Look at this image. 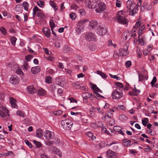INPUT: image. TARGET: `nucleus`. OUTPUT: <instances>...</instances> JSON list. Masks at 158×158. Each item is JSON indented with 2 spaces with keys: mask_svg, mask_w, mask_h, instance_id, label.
I'll return each mask as SVG.
<instances>
[{
  "mask_svg": "<svg viewBox=\"0 0 158 158\" xmlns=\"http://www.w3.org/2000/svg\"><path fill=\"white\" fill-rule=\"evenodd\" d=\"M100 0H85V5L89 9H94L97 7L98 3Z\"/></svg>",
  "mask_w": 158,
  "mask_h": 158,
  "instance_id": "obj_1",
  "label": "nucleus"
},
{
  "mask_svg": "<svg viewBox=\"0 0 158 158\" xmlns=\"http://www.w3.org/2000/svg\"><path fill=\"white\" fill-rule=\"evenodd\" d=\"M116 15V19L118 23L124 24H127V20L124 17L121 11H118Z\"/></svg>",
  "mask_w": 158,
  "mask_h": 158,
  "instance_id": "obj_2",
  "label": "nucleus"
},
{
  "mask_svg": "<svg viewBox=\"0 0 158 158\" xmlns=\"http://www.w3.org/2000/svg\"><path fill=\"white\" fill-rule=\"evenodd\" d=\"M61 123L62 126L65 130H69L73 124V122L69 119L63 120L61 121Z\"/></svg>",
  "mask_w": 158,
  "mask_h": 158,
  "instance_id": "obj_3",
  "label": "nucleus"
},
{
  "mask_svg": "<svg viewBox=\"0 0 158 158\" xmlns=\"http://www.w3.org/2000/svg\"><path fill=\"white\" fill-rule=\"evenodd\" d=\"M111 95L114 99H119L123 96L122 90L120 88H117L112 92Z\"/></svg>",
  "mask_w": 158,
  "mask_h": 158,
  "instance_id": "obj_4",
  "label": "nucleus"
},
{
  "mask_svg": "<svg viewBox=\"0 0 158 158\" xmlns=\"http://www.w3.org/2000/svg\"><path fill=\"white\" fill-rule=\"evenodd\" d=\"M129 44L127 43L123 46L122 48H121L119 50L120 56H126L129 54L128 48Z\"/></svg>",
  "mask_w": 158,
  "mask_h": 158,
  "instance_id": "obj_5",
  "label": "nucleus"
},
{
  "mask_svg": "<svg viewBox=\"0 0 158 158\" xmlns=\"http://www.w3.org/2000/svg\"><path fill=\"white\" fill-rule=\"evenodd\" d=\"M85 22V21L81 20L79 21L77 24V27L76 28V31L77 34L81 33V31L83 29V24Z\"/></svg>",
  "mask_w": 158,
  "mask_h": 158,
  "instance_id": "obj_6",
  "label": "nucleus"
},
{
  "mask_svg": "<svg viewBox=\"0 0 158 158\" xmlns=\"http://www.w3.org/2000/svg\"><path fill=\"white\" fill-rule=\"evenodd\" d=\"M96 31L98 35H103L106 34L107 30L105 27L100 26H98Z\"/></svg>",
  "mask_w": 158,
  "mask_h": 158,
  "instance_id": "obj_7",
  "label": "nucleus"
},
{
  "mask_svg": "<svg viewBox=\"0 0 158 158\" xmlns=\"http://www.w3.org/2000/svg\"><path fill=\"white\" fill-rule=\"evenodd\" d=\"M106 6L105 4L103 2L100 3V2L98 3L97 7L95 9V11L97 13H101L102 11L106 9Z\"/></svg>",
  "mask_w": 158,
  "mask_h": 158,
  "instance_id": "obj_8",
  "label": "nucleus"
},
{
  "mask_svg": "<svg viewBox=\"0 0 158 158\" xmlns=\"http://www.w3.org/2000/svg\"><path fill=\"white\" fill-rule=\"evenodd\" d=\"M85 37L86 40L89 41H94L96 39L95 35L92 32H89L86 34Z\"/></svg>",
  "mask_w": 158,
  "mask_h": 158,
  "instance_id": "obj_9",
  "label": "nucleus"
},
{
  "mask_svg": "<svg viewBox=\"0 0 158 158\" xmlns=\"http://www.w3.org/2000/svg\"><path fill=\"white\" fill-rule=\"evenodd\" d=\"M10 82L13 84H17L19 82V77L16 75H14L10 77L9 79Z\"/></svg>",
  "mask_w": 158,
  "mask_h": 158,
  "instance_id": "obj_10",
  "label": "nucleus"
},
{
  "mask_svg": "<svg viewBox=\"0 0 158 158\" xmlns=\"http://www.w3.org/2000/svg\"><path fill=\"white\" fill-rule=\"evenodd\" d=\"M44 133V136L47 140H51L53 138L54 135L53 132L49 131H46Z\"/></svg>",
  "mask_w": 158,
  "mask_h": 158,
  "instance_id": "obj_11",
  "label": "nucleus"
},
{
  "mask_svg": "<svg viewBox=\"0 0 158 158\" xmlns=\"http://www.w3.org/2000/svg\"><path fill=\"white\" fill-rule=\"evenodd\" d=\"M106 154L108 158H116L118 156L114 152L110 150L107 151Z\"/></svg>",
  "mask_w": 158,
  "mask_h": 158,
  "instance_id": "obj_12",
  "label": "nucleus"
},
{
  "mask_svg": "<svg viewBox=\"0 0 158 158\" xmlns=\"http://www.w3.org/2000/svg\"><path fill=\"white\" fill-rule=\"evenodd\" d=\"M42 31L44 35L47 38H49L50 37L51 32L50 29L46 27H44L43 28Z\"/></svg>",
  "mask_w": 158,
  "mask_h": 158,
  "instance_id": "obj_13",
  "label": "nucleus"
},
{
  "mask_svg": "<svg viewBox=\"0 0 158 158\" xmlns=\"http://www.w3.org/2000/svg\"><path fill=\"white\" fill-rule=\"evenodd\" d=\"M113 129L115 131L118 132V133L122 135H125V134L122 130L123 129V128L120 126H115L114 127Z\"/></svg>",
  "mask_w": 158,
  "mask_h": 158,
  "instance_id": "obj_14",
  "label": "nucleus"
},
{
  "mask_svg": "<svg viewBox=\"0 0 158 158\" xmlns=\"http://www.w3.org/2000/svg\"><path fill=\"white\" fill-rule=\"evenodd\" d=\"M28 93L31 94H33L36 92V90L32 86H29L27 87Z\"/></svg>",
  "mask_w": 158,
  "mask_h": 158,
  "instance_id": "obj_15",
  "label": "nucleus"
},
{
  "mask_svg": "<svg viewBox=\"0 0 158 158\" xmlns=\"http://www.w3.org/2000/svg\"><path fill=\"white\" fill-rule=\"evenodd\" d=\"M40 68L39 66L32 67L31 70V73L33 74H36L39 73L40 71Z\"/></svg>",
  "mask_w": 158,
  "mask_h": 158,
  "instance_id": "obj_16",
  "label": "nucleus"
},
{
  "mask_svg": "<svg viewBox=\"0 0 158 158\" xmlns=\"http://www.w3.org/2000/svg\"><path fill=\"white\" fill-rule=\"evenodd\" d=\"M50 25L52 31V33L55 36H56V34L54 30V28L56 27V25L55 23L53 20H51L50 21Z\"/></svg>",
  "mask_w": 158,
  "mask_h": 158,
  "instance_id": "obj_17",
  "label": "nucleus"
},
{
  "mask_svg": "<svg viewBox=\"0 0 158 158\" xmlns=\"http://www.w3.org/2000/svg\"><path fill=\"white\" fill-rule=\"evenodd\" d=\"M16 100L13 98H11L10 99V103L12 108H17V105L16 103Z\"/></svg>",
  "mask_w": 158,
  "mask_h": 158,
  "instance_id": "obj_18",
  "label": "nucleus"
},
{
  "mask_svg": "<svg viewBox=\"0 0 158 158\" xmlns=\"http://www.w3.org/2000/svg\"><path fill=\"white\" fill-rule=\"evenodd\" d=\"M97 21L95 20H92L90 22L89 26L92 28H94L97 25Z\"/></svg>",
  "mask_w": 158,
  "mask_h": 158,
  "instance_id": "obj_19",
  "label": "nucleus"
},
{
  "mask_svg": "<svg viewBox=\"0 0 158 158\" xmlns=\"http://www.w3.org/2000/svg\"><path fill=\"white\" fill-rule=\"evenodd\" d=\"M43 135V132L42 130L40 129H38L36 131V135L39 138H41L42 137Z\"/></svg>",
  "mask_w": 158,
  "mask_h": 158,
  "instance_id": "obj_20",
  "label": "nucleus"
},
{
  "mask_svg": "<svg viewBox=\"0 0 158 158\" xmlns=\"http://www.w3.org/2000/svg\"><path fill=\"white\" fill-rule=\"evenodd\" d=\"M141 24V23L139 22H137L135 25L133 27V29L131 31L132 32H135L137 28L140 26Z\"/></svg>",
  "mask_w": 158,
  "mask_h": 158,
  "instance_id": "obj_21",
  "label": "nucleus"
},
{
  "mask_svg": "<svg viewBox=\"0 0 158 158\" xmlns=\"http://www.w3.org/2000/svg\"><path fill=\"white\" fill-rule=\"evenodd\" d=\"M49 3L51 6L54 8L55 11H56L58 9V7L56 6L54 2L52 1H50Z\"/></svg>",
  "mask_w": 158,
  "mask_h": 158,
  "instance_id": "obj_22",
  "label": "nucleus"
},
{
  "mask_svg": "<svg viewBox=\"0 0 158 158\" xmlns=\"http://www.w3.org/2000/svg\"><path fill=\"white\" fill-rule=\"evenodd\" d=\"M86 135L89 138H91V139L93 140H94L96 138L95 136L93 135V133L89 131L87 132Z\"/></svg>",
  "mask_w": 158,
  "mask_h": 158,
  "instance_id": "obj_23",
  "label": "nucleus"
},
{
  "mask_svg": "<svg viewBox=\"0 0 158 158\" xmlns=\"http://www.w3.org/2000/svg\"><path fill=\"white\" fill-rule=\"evenodd\" d=\"M46 92L44 90L41 89L38 90L37 93L40 95L43 96L45 94Z\"/></svg>",
  "mask_w": 158,
  "mask_h": 158,
  "instance_id": "obj_24",
  "label": "nucleus"
},
{
  "mask_svg": "<svg viewBox=\"0 0 158 158\" xmlns=\"http://www.w3.org/2000/svg\"><path fill=\"white\" fill-rule=\"evenodd\" d=\"M145 27L144 25H142L139 28V29L137 33L139 36H140L143 33V31Z\"/></svg>",
  "mask_w": 158,
  "mask_h": 158,
  "instance_id": "obj_25",
  "label": "nucleus"
},
{
  "mask_svg": "<svg viewBox=\"0 0 158 158\" xmlns=\"http://www.w3.org/2000/svg\"><path fill=\"white\" fill-rule=\"evenodd\" d=\"M16 114L24 118L25 117V114L23 111L20 110H18L16 112Z\"/></svg>",
  "mask_w": 158,
  "mask_h": 158,
  "instance_id": "obj_26",
  "label": "nucleus"
},
{
  "mask_svg": "<svg viewBox=\"0 0 158 158\" xmlns=\"http://www.w3.org/2000/svg\"><path fill=\"white\" fill-rule=\"evenodd\" d=\"M135 5L134 4L131 3L129 6H127V8L128 10H127V11H131L132 10L135 8Z\"/></svg>",
  "mask_w": 158,
  "mask_h": 158,
  "instance_id": "obj_27",
  "label": "nucleus"
},
{
  "mask_svg": "<svg viewBox=\"0 0 158 158\" xmlns=\"http://www.w3.org/2000/svg\"><path fill=\"white\" fill-rule=\"evenodd\" d=\"M91 95H92V94H90L88 92H85L82 94V96L84 99L87 98H89Z\"/></svg>",
  "mask_w": 158,
  "mask_h": 158,
  "instance_id": "obj_28",
  "label": "nucleus"
},
{
  "mask_svg": "<svg viewBox=\"0 0 158 158\" xmlns=\"http://www.w3.org/2000/svg\"><path fill=\"white\" fill-rule=\"evenodd\" d=\"M0 31L3 35H6V30L2 26L0 27Z\"/></svg>",
  "mask_w": 158,
  "mask_h": 158,
  "instance_id": "obj_29",
  "label": "nucleus"
},
{
  "mask_svg": "<svg viewBox=\"0 0 158 158\" xmlns=\"http://www.w3.org/2000/svg\"><path fill=\"white\" fill-rule=\"evenodd\" d=\"M9 113L0 110V116L2 118H4L5 116H9Z\"/></svg>",
  "mask_w": 158,
  "mask_h": 158,
  "instance_id": "obj_30",
  "label": "nucleus"
},
{
  "mask_svg": "<svg viewBox=\"0 0 158 158\" xmlns=\"http://www.w3.org/2000/svg\"><path fill=\"white\" fill-rule=\"evenodd\" d=\"M61 81V80L60 78H57L56 79V83L58 85H60L61 86H63L64 85L62 83Z\"/></svg>",
  "mask_w": 158,
  "mask_h": 158,
  "instance_id": "obj_31",
  "label": "nucleus"
},
{
  "mask_svg": "<svg viewBox=\"0 0 158 158\" xmlns=\"http://www.w3.org/2000/svg\"><path fill=\"white\" fill-rule=\"evenodd\" d=\"M97 74L100 75L102 78H106L107 77V76L106 74L100 71H97Z\"/></svg>",
  "mask_w": 158,
  "mask_h": 158,
  "instance_id": "obj_32",
  "label": "nucleus"
},
{
  "mask_svg": "<svg viewBox=\"0 0 158 158\" xmlns=\"http://www.w3.org/2000/svg\"><path fill=\"white\" fill-rule=\"evenodd\" d=\"M23 4L24 9L28 11L29 6V4L28 2H24L23 3Z\"/></svg>",
  "mask_w": 158,
  "mask_h": 158,
  "instance_id": "obj_33",
  "label": "nucleus"
},
{
  "mask_svg": "<svg viewBox=\"0 0 158 158\" xmlns=\"http://www.w3.org/2000/svg\"><path fill=\"white\" fill-rule=\"evenodd\" d=\"M16 40L17 39L14 37H13L10 38L11 43L13 45L15 46Z\"/></svg>",
  "mask_w": 158,
  "mask_h": 158,
  "instance_id": "obj_34",
  "label": "nucleus"
},
{
  "mask_svg": "<svg viewBox=\"0 0 158 158\" xmlns=\"http://www.w3.org/2000/svg\"><path fill=\"white\" fill-rule=\"evenodd\" d=\"M148 123V119L147 118H144L142 120V123L143 125L146 126L147 123Z\"/></svg>",
  "mask_w": 158,
  "mask_h": 158,
  "instance_id": "obj_35",
  "label": "nucleus"
},
{
  "mask_svg": "<svg viewBox=\"0 0 158 158\" xmlns=\"http://www.w3.org/2000/svg\"><path fill=\"white\" fill-rule=\"evenodd\" d=\"M115 85L118 87V88H122L123 89L124 88V87L122 83L119 82H116L115 83Z\"/></svg>",
  "mask_w": 158,
  "mask_h": 158,
  "instance_id": "obj_36",
  "label": "nucleus"
},
{
  "mask_svg": "<svg viewBox=\"0 0 158 158\" xmlns=\"http://www.w3.org/2000/svg\"><path fill=\"white\" fill-rule=\"evenodd\" d=\"M76 17H77L76 15L74 13H73L70 14V18L73 20H75V19L76 18Z\"/></svg>",
  "mask_w": 158,
  "mask_h": 158,
  "instance_id": "obj_37",
  "label": "nucleus"
},
{
  "mask_svg": "<svg viewBox=\"0 0 158 158\" xmlns=\"http://www.w3.org/2000/svg\"><path fill=\"white\" fill-rule=\"evenodd\" d=\"M72 85L73 87L76 89H79L80 88H81L80 85L77 83H73Z\"/></svg>",
  "mask_w": 158,
  "mask_h": 158,
  "instance_id": "obj_38",
  "label": "nucleus"
},
{
  "mask_svg": "<svg viewBox=\"0 0 158 158\" xmlns=\"http://www.w3.org/2000/svg\"><path fill=\"white\" fill-rule=\"evenodd\" d=\"M46 82L48 83H50L52 82V77L49 76L46 77L45 79Z\"/></svg>",
  "mask_w": 158,
  "mask_h": 158,
  "instance_id": "obj_39",
  "label": "nucleus"
},
{
  "mask_svg": "<svg viewBox=\"0 0 158 158\" xmlns=\"http://www.w3.org/2000/svg\"><path fill=\"white\" fill-rule=\"evenodd\" d=\"M22 67H23L24 69L26 70H27L29 68L28 64L26 61L25 62L24 64L22 66Z\"/></svg>",
  "mask_w": 158,
  "mask_h": 158,
  "instance_id": "obj_40",
  "label": "nucleus"
},
{
  "mask_svg": "<svg viewBox=\"0 0 158 158\" xmlns=\"http://www.w3.org/2000/svg\"><path fill=\"white\" fill-rule=\"evenodd\" d=\"M131 141L130 140H128L124 142V145L126 147H129L130 146Z\"/></svg>",
  "mask_w": 158,
  "mask_h": 158,
  "instance_id": "obj_41",
  "label": "nucleus"
},
{
  "mask_svg": "<svg viewBox=\"0 0 158 158\" xmlns=\"http://www.w3.org/2000/svg\"><path fill=\"white\" fill-rule=\"evenodd\" d=\"M33 142L36 145L37 147L40 148L41 147L42 144L40 142H38L34 140L33 141Z\"/></svg>",
  "mask_w": 158,
  "mask_h": 158,
  "instance_id": "obj_42",
  "label": "nucleus"
},
{
  "mask_svg": "<svg viewBox=\"0 0 158 158\" xmlns=\"http://www.w3.org/2000/svg\"><path fill=\"white\" fill-rule=\"evenodd\" d=\"M37 5L40 7H42L44 6V2L43 1H39L37 2Z\"/></svg>",
  "mask_w": 158,
  "mask_h": 158,
  "instance_id": "obj_43",
  "label": "nucleus"
},
{
  "mask_svg": "<svg viewBox=\"0 0 158 158\" xmlns=\"http://www.w3.org/2000/svg\"><path fill=\"white\" fill-rule=\"evenodd\" d=\"M120 56V52H118L117 51H115L113 55V57L115 58H117Z\"/></svg>",
  "mask_w": 158,
  "mask_h": 158,
  "instance_id": "obj_44",
  "label": "nucleus"
},
{
  "mask_svg": "<svg viewBox=\"0 0 158 158\" xmlns=\"http://www.w3.org/2000/svg\"><path fill=\"white\" fill-rule=\"evenodd\" d=\"M139 81H142L144 78V76L142 73H138Z\"/></svg>",
  "mask_w": 158,
  "mask_h": 158,
  "instance_id": "obj_45",
  "label": "nucleus"
},
{
  "mask_svg": "<svg viewBox=\"0 0 158 158\" xmlns=\"http://www.w3.org/2000/svg\"><path fill=\"white\" fill-rule=\"evenodd\" d=\"M63 113V111L61 110H59L54 112V114L56 115H60Z\"/></svg>",
  "mask_w": 158,
  "mask_h": 158,
  "instance_id": "obj_46",
  "label": "nucleus"
},
{
  "mask_svg": "<svg viewBox=\"0 0 158 158\" xmlns=\"http://www.w3.org/2000/svg\"><path fill=\"white\" fill-rule=\"evenodd\" d=\"M125 65L127 68L130 67L131 65V62L130 60L127 61L125 63Z\"/></svg>",
  "mask_w": 158,
  "mask_h": 158,
  "instance_id": "obj_47",
  "label": "nucleus"
},
{
  "mask_svg": "<svg viewBox=\"0 0 158 158\" xmlns=\"http://www.w3.org/2000/svg\"><path fill=\"white\" fill-rule=\"evenodd\" d=\"M79 8V7L76 4H73L71 6V9L76 10Z\"/></svg>",
  "mask_w": 158,
  "mask_h": 158,
  "instance_id": "obj_48",
  "label": "nucleus"
},
{
  "mask_svg": "<svg viewBox=\"0 0 158 158\" xmlns=\"http://www.w3.org/2000/svg\"><path fill=\"white\" fill-rule=\"evenodd\" d=\"M33 56L31 55H28L26 56L25 59L28 61H30L31 59L33 58Z\"/></svg>",
  "mask_w": 158,
  "mask_h": 158,
  "instance_id": "obj_49",
  "label": "nucleus"
},
{
  "mask_svg": "<svg viewBox=\"0 0 158 158\" xmlns=\"http://www.w3.org/2000/svg\"><path fill=\"white\" fill-rule=\"evenodd\" d=\"M48 70L47 71L48 73L50 74H53L55 73V71L52 69H47Z\"/></svg>",
  "mask_w": 158,
  "mask_h": 158,
  "instance_id": "obj_50",
  "label": "nucleus"
},
{
  "mask_svg": "<svg viewBox=\"0 0 158 158\" xmlns=\"http://www.w3.org/2000/svg\"><path fill=\"white\" fill-rule=\"evenodd\" d=\"M24 142L30 148H31L32 147L31 143L28 140L26 139L25 140Z\"/></svg>",
  "mask_w": 158,
  "mask_h": 158,
  "instance_id": "obj_51",
  "label": "nucleus"
},
{
  "mask_svg": "<svg viewBox=\"0 0 158 158\" xmlns=\"http://www.w3.org/2000/svg\"><path fill=\"white\" fill-rule=\"evenodd\" d=\"M37 16L41 18H43L44 17V15L43 13L39 12L37 13Z\"/></svg>",
  "mask_w": 158,
  "mask_h": 158,
  "instance_id": "obj_52",
  "label": "nucleus"
},
{
  "mask_svg": "<svg viewBox=\"0 0 158 158\" xmlns=\"http://www.w3.org/2000/svg\"><path fill=\"white\" fill-rule=\"evenodd\" d=\"M16 72L18 74L23 75V73L20 68H18L17 69Z\"/></svg>",
  "mask_w": 158,
  "mask_h": 158,
  "instance_id": "obj_53",
  "label": "nucleus"
},
{
  "mask_svg": "<svg viewBox=\"0 0 158 158\" xmlns=\"http://www.w3.org/2000/svg\"><path fill=\"white\" fill-rule=\"evenodd\" d=\"M115 124L114 120L112 118H111L109 121V124L110 125L113 126Z\"/></svg>",
  "mask_w": 158,
  "mask_h": 158,
  "instance_id": "obj_54",
  "label": "nucleus"
},
{
  "mask_svg": "<svg viewBox=\"0 0 158 158\" xmlns=\"http://www.w3.org/2000/svg\"><path fill=\"white\" fill-rule=\"evenodd\" d=\"M97 127H100L101 128L103 127V124L102 122H98L97 123Z\"/></svg>",
  "mask_w": 158,
  "mask_h": 158,
  "instance_id": "obj_55",
  "label": "nucleus"
},
{
  "mask_svg": "<svg viewBox=\"0 0 158 158\" xmlns=\"http://www.w3.org/2000/svg\"><path fill=\"white\" fill-rule=\"evenodd\" d=\"M156 77H154L153 79L151 82V85L152 86H153L154 83L156 82Z\"/></svg>",
  "mask_w": 158,
  "mask_h": 158,
  "instance_id": "obj_56",
  "label": "nucleus"
},
{
  "mask_svg": "<svg viewBox=\"0 0 158 158\" xmlns=\"http://www.w3.org/2000/svg\"><path fill=\"white\" fill-rule=\"evenodd\" d=\"M136 9L135 8L134 9L131 11L130 12V14L133 15L135 14L136 13Z\"/></svg>",
  "mask_w": 158,
  "mask_h": 158,
  "instance_id": "obj_57",
  "label": "nucleus"
},
{
  "mask_svg": "<svg viewBox=\"0 0 158 158\" xmlns=\"http://www.w3.org/2000/svg\"><path fill=\"white\" fill-rule=\"evenodd\" d=\"M79 13L81 15H84L85 14L84 10L83 9H80L78 10Z\"/></svg>",
  "mask_w": 158,
  "mask_h": 158,
  "instance_id": "obj_58",
  "label": "nucleus"
},
{
  "mask_svg": "<svg viewBox=\"0 0 158 158\" xmlns=\"http://www.w3.org/2000/svg\"><path fill=\"white\" fill-rule=\"evenodd\" d=\"M69 99L70 100V101L71 102H75L76 103H77V100L73 98H69Z\"/></svg>",
  "mask_w": 158,
  "mask_h": 158,
  "instance_id": "obj_59",
  "label": "nucleus"
},
{
  "mask_svg": "<svg viewBox=\"0 0 158 158\" xmlns=\"http://www.w3.org/2000/svg\"><path fill=\"white\" fill-rule=\"evenodd\" d=\"M2 110L4 112H6V113H9V110L6 109V108L5 106L2 107Z\"/></svg>",
  "mask_w": 158,
  "mask_h": 158,
  "instance_id": "obj_60",
  "label": "nucleus"
},
{
  "mask_svg": "<svg viewBox=\"0 0 158 158\" xmlns=\"http://www.w3.org/2000/svg\"><path fill=\"white\" fill-rule=\"evenodd\" d=\"M140 36H139V35L138 39L139 41V43H143V44L144 43V41L143 40V38H140Z\"/></svg>",
  "mask_w": 158,
  "mask_h": 158,
  "instance_id": "obj_61",
  "label": "nucleus"
},
{
  "mask_svg": "<svg viewBox=\"0 0 158 158\" xmlns=\"http://www.w3.org/2000/svg\"><path fill=\"white\" fill-rule=\"evenodd\" d=\"M119 118L121 120L125 119L127 118L126 116L124 115H121L119 116Z\"/></svg>",
  "mask_w": 158,
  "mask_h": 158,
  "instance_id": "obj_62",
  "label": "nucleus"
},
{
  "mask_svg": "<svg viewBox=\"0 0 158 158\" xmlns=\"http://www.w3.org/2000/svg\"><path fill=\"white\" fill-rule=\"evenodd\" d=\"M64 3L63 2L61 3L60 8L61 11H62L65 9V7L64 6Z\"/></svg>",
  "mask_w": 158,
  "mask_h": 158,
  "instance_id": "obj_63",
  "label": "nucleus"
},
{
  "mask_svg": "<svg viewBox=\"0 0 158 158\" xmlns=\"http://www.w3.org/2000/svg\"><path fill=\"white\" fill-rule=\"evenodd\" d=\"M46 144L48 146H50L51 145L53 144V142L52 141H47L45 142Z\"/></svg>",
  "mask_w": 158,
  "mask_h": 158,
  "instance_id": "obj_64",
  "label": "nucleus"
}]
</instances>
